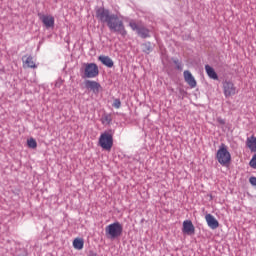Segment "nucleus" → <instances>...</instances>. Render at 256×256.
<instances>
[{"label": "nucleus", "instance_id": "f257e3e1", "mask_svg": "<svg viewBox=\"0 0 256 256\" xmlns=\"http://www.w3.org/2000/svg\"><path fill=\"white\" fill-rule=\"evenodd\" d=\"M96 17L99 19V21H101V23H106L107 27L110 31H112V33H118L122 37H127L125 24L117 14H112L105 8H99L96 11Z\"/></svg>", "mask_w": 256, "mask_h": 256}, {"label": "nucleus", "instance_id": "f03ea898", "mask_svg": "<svg viewBox=\"0 0 256 256\" xmlns=\"http://www.w3.org/2000/svg\"><path fill=\"white\" fill-rule=\"evenodd\" d=\"M80 71L83 79H95V77H99V66L95 63H84Z\"/></svg>", "mask_w": 256, "mask_h": 256}, {"label": "nucleus", "instance_id": "7ed1b4c3", "mask_svg": "<svg viewBox=\"0 0 256 256\" xmlns=\"http://www.w3.org/2000/svg\"><path fill=\"white\" fill-rule=\"evenodd\" d=\"M216 159L220 165L223 167L229 165L231 163V153L229 152L227 145L221 144L217 153H216Z\"/></svg>", "mask_w": 256, "mask_h": 256}, {"label": "nucleus", "instance_id": "20e7f679", "mask_svg": "<svg viewBox=\"0 0 256 256\" xmlns=\"http://www.w3.org/2000/svg\"><path fill=\"white\" fill-rule=\"evenodd\" d=\"M106 237L108 239H117L123 235V224L119 222H114L105 228Z\"/></svg>", "mask_w": 256, "mask_h": 256}, {"label": "nucleus", "instance_id": "39448f33", "mask_svg": "<svg viewBox=\"0 0 256 256\" xmlns=\"http://www.w3.org/2000/svg\"><path fill=\"white\" fill-rule=\"evenodd\" d=\"M129 27L132 29V31H136L137 35L142 39L151 37V31L141 23L131 20L129 22Z\"/></svg>", "mask_w": 256, "mask_h": 256}, {"label": "nucleus", "instance_id": "423d86ee", "mask_svg": "<svg viewBox=\"0 0 256 256\" xmlns=\"http://www.w3.org/2000/svg\"><path fill=\"white\" fill-rule=\"evenodd\" d=\"M99 145L105 151H111L113 148V134L110 132H104L100 135Z\"/></svg>", "mask_w": 256, "mask_h": 256}, {"label": "nucleus", "instance_id": "0eeeda50", "mask_svg": "<svg viewBox=\"0 0 256 256\" xmlns=\"http://www.w3.org/2000/svg\"><path fill=\"white\" fill-rule=\"evenodd\" d=\"M223 91L225 97H231L237 93V88L235 87V84L231 81H224L223 82Z\"/></svg>", "mask_w": 256, "mask_h": 256}, {"label": "nucleus", "instance_id": "6e6552de", "mask_svg": "<svg viewBox=\"0 0 256 256\" xmlns=\"http://www.w3.org/2000/svg\"><path fill=\"white\" fill-rule=\"evenodd\" d=\"M39 19L42 21L46 29H51L55 27V17L52 15L39 14Z\"/></svg>", "mask_w": 256, "mask_h": 256}, {"label": "nucleus", "instance_id": "1a4fd4ad", "mask_svg": "<svg viewBox=\"0 0 256 256\" xmlns=\"http://www.w3.org/2000/svg\"><path fill=\"white\" fill-rule=\"evenodd\" d=\"M184 80L191 87V89H195L197 87V80H195V77L193 74H191V71L185 70L184 73Z\"/></svg>", "mask_w": 256, "mask_h": 256}, {"label": "nucleus", "instance_id": "9d476101", "mask_svg": "<svg viewBox=\"0 0 256 256\" xmlns=\"http://www.w3.org/2000/svg\"><path fill=\"white\" fill-rule=\"evenodd\" d=\"M85 87H86V89H90V91H93V93H95V95H97L99 93V91L101 90V84H99L97 81H93V80H86Z\"/></svg>", "mask_w": 256, "mask_h": 256}, {"label": "nucleus", "instance_id": "9b49d317", "mask_svg": "<svg viewBox=\"0 0 256 256\" xmlns=\"http://www.w3.org/2000/svg\"><path fill=\"white\" fill-rule=\"evenodd\" d=\"M182 232L186 235H194L195 234V226L191 220H185L183 222Z\"/></svg>", "mask_w": 256, "mask_h": 256}, {"label": "nucleus", "instance_id": "f8f14e48", "mask_svg": "<svg viewBox=\"0 0 256 256\" xmlns=\"http://www.w3.org/2000/svg\"><path fill=\"white\" fill-rule=\"evenodd\" d=\"M206 223L210 229H218L219 228V221L215 219V216L211 214L205 215Z\"/></svg>", "mask_w": 256, "mask_h": 256}, {"label": "nucleus", "instance_id": "ddd939ff", "mask_svg": "<svg viewBox=\"0 0 256 256\" xmlns=\"http://www.w3.org/2000/svg\"><path fill=\"white\" fill-rule=\"evenodd\" d=\"M98 60L101 62L102 65H105V67H108L111 69L115 63L113 62V59L109 56H99Z\"/></svg>", "mask_w": 256, "mask_h": 256}, {"label": "nucleus", "instance_id": "4468645a", "mask_svg": "<svg viewBox=\"0 0 256 256\" xmlns=\"http://www.w3.org/2000/svg\"><path fill=\"white\" fill-rule=\"evenodd\" d=\"M205 71L210 79H213L214 81L219 79L217 72H215V69H213V67H211L209 64L205 65Z\"/></svg>", "mask_w": 256, "mask_h": 256}, {"label": "nucleus", "instance_id": "2eb2a0df", "mask_svg": "<svg viewBox=\"0 0 256 256\" xmlns=\"http://www.w3.org/2000/svg\"><path fill=\"white\" fill-rule=\"evenodd\" d=\"M246 146L248 147V149H250V151H252L253 153H256V137L255 136L248 137L246 140Z\"/></svg>", "mask_w": 256, "mask_h": 256}, {"label": "nucleus", "instance_id": "dca6fc26", "mask_svg": "<svg viewBox=\"0 0 256 256\" xmlns=\"http://www.w3.org/2000/svg\"><path fill=\"white\" fill-rule=\"evenodd\" d=\"M22 60L25 63V65H27V67H29L30 69H37V65L33 61V56H24Z\"/></svg>", "mask_w": 256, "mask_h": 256}, {"label": "nucleus", "instance_id": "f3484780", "mask_svg": "<svg viewBox=\"0 0 256 256\" xmlns=\"http://www.w3.org/2000/svg\"><path fill=\"white\" fill-rule=\"evenodd\" d=\"M85 245V241H83L82 238H76L73 241V247L74 249H77L78 251H81Z\"/></svg>", "mask_w": 256, "mask_h": 256}, {"label": "nucleus", "instance_id": "a211bd4d", "mask_svg": "<svg viewBox=\"0 0 256 256\" xmlns=\"http://www.w3.org/2000/svg\"><path fill=\"white\" fill-rule=\"evenodd\" d=\"M27 145L30 149H37V141L34 138L28 139Z\"/></svg>", "mask_w": 256, "mask_h": 256}, {"label": "nucleus", "instance_id": "6ab92c4d", "mask_svg": "<svg viewBox=\"0 0 256 256\" xmlns=\"http://www.w3.org/2000/svg\"><path fill=\"white\" fill-rule=\"evenodd\" d=\"M102 123H103V125H109V123H111V116H109V115L103 116Z\"/></svg>", "mask_w": 256, "mask_h": 256}, {"label": "nucleus", "instance_id": "aec40b11", "mask_svg": "<svg viewBox=\"0 0 256 256\" xmlns=\"http://www.w3.org/2000/svg\"><path fill=\"white\" fill-rule=\"evenodd\" d=\"M249 165L252 169H256V154L253 155L252 159L249 162Z\"/></svg>", "mask_w": 256, "mask_h": 256}, {"label": "nucleus", "instance_id": "412c9836", "mask_svg": "<svg viewBox=\"0 0 256 256\" xmlns=\"http://www.w3.org/2000/svg\"><path fill=\"white\" fill-rule=\"evenodd\" d=\"M174 63L176 64V69H178V71L183 70V64H181V62H179V60H174Z\"/></svg>", "mask_w": 256, "mask_h": 256}, {"label": "nucleus", "instance_id": "4be33fe9", "mask_svg": "<svg viewBox=\"0 0 256 256\" xmlns=\"http://www.w3.org/2000/svg\"><path fill=\"white\" fill-rule=\"evenodd\" d=\"M113 107H115V109H119L121 107V100L115 99L113 103Z\"/></svg>", "mask_w": 256, "mask_h": 256}, {"label": "nucleus", "instance_id": "5701e85b", "mask_svg": "<svg viewBox=\"0 0 256 256\" xmlns=\"http://www.w3.org/2000/svg\"><path fill=\"white\" fill-rule=\"evenodd\" d=\"M249 183L252 185V187H256V177L255 176L250 177Z\"/></svg>", "mask_w": 256, "mask_h": 256}, {"label": "nucleus", "instance_id": "b1692460", "mask_svg": "<svg viewBox=\"0 0 256 256\" xmlns=\"http://www.w3.org/2000/svg\"><path fill=\"white\" fill-rule=\"evenodd\" d=\"M217 123H219V125H225V119L218 117L217 118Z\"/></svg>", "mask_w": 256, "mask_h": 256}, {"label": "nucleus", "instance_id": "393cba45", "mask_svg": "<svg viewBox=\"0 0 256 256\" xmlns=\"http://www.w3.org/2000/svg\"><path fill=\"white\" fill-rule=\"evenodd\" d=\"M147 51H151V48L148 47V48H147Z\"/></svg>", "mask_w": 256, "mask_h": 256}]
</instances>
